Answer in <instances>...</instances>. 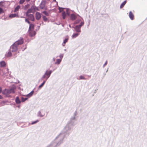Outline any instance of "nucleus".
<instances>
[{"label":"nucleus","mask_w":147,"mask_h":147,"mask_svg":"<svg viewBox=\"0 0 147 147\" xmlns=\"http://www.w3.org/2000/svg\"><path fill=\"white\" fill-rule=\"evenodd\" d=\"M73 127L67 123L62 132L46 147H57L59 146L63 142L65 136L66 135L68 136L71 132Z\"/></svg>","instance_id":"f257e3e1"},{"label":"nucleus","mask_w":147,"mask_h":147,"mask_svg":"<svg viewBox=\"0 0 147 147\" xmlns=\"http://www.w3.org/2000/svg\"><path fill=\"white\" fill-rule=\"evenodd\" d=\"M84 24V21H81L79 25L76 26L75 27H73L72 28H74L75 31L77 33H80L81 32V27L83 26Z\"/></svg>","instance_id":"f03ea898"},{"label":"nucleus","mask_w":147,"mask_h":147,"mask_svg":"<svg viewBox=\"0 0 147 147\" xmlns=\"http://www.w3.org/2000/svg\"><path fill=\"white\" fill-rule=\"evenodd\" d=\"M52 72L53 71L51 70H50L49 71H48V70H47L44 74L41 77V79L43 80L45 79H46V80H47L50 77Z\"/></svg>","instance_id":"7ed1b4c3"},{"label":"nucleus","mask_w":147,"mask_h":147,"mask_svg":"<svg viewBox=\"0 0 147 147\" xmlns=\"http://www.w3.org/2000/svg\"><path fill=\"white\" fill-rule=\"evenodd\" d=\"M77 120L76 118L71 117L70 120L67 122V123L70 125L71 126L73 127L76 125V122Z\"/></svg>","instance_id":"20e7f679"},{"label":"nucleus","mask_w":147,"mask_h":147,"mask_svg":"<svg viewBox=\"0 0 147 147\" xmlns=\"http://www.w3.org/2000/svg\"><path fill=\"white\" fill-rule=\"evenodd\" d=\"M18 46L14 43L10 47L9 49L13 52H16L18 50Z\"/></svg>","instance_id":"39448f33"},{"label":"nucleus","mask_w":147,"mask_h":147,"mask_svg":"<svg viewBox=\"0 0 147 147\" xmlns=\"http://www.w3.org/2000/svg\"><path fill=\"white\" fill-rule=\"evenodd\" d=\"M24 42V39L23 38L20 37V39L14 42L15 44H16L18 46L19 45L22 44Z\"/></svg>","instance_id":"423d86ee"},{"label":"nucleus","mask_w":147,"mask_h":147,"mask_svg":"<svg viewBox=\"0 0 147 147\" xmlns=\"http://www.w3.org/2000/svg\"><path fill=\"white\" fill-rule=\"evenodd\" d=\"M26 15L28 17L29 20L32 21H34V18L33 14L26 13Z\"/></svg>","instance_id":"0eeeda50"},{"label":"nucleus","mask_w":147,"mask_h":147,"mask_svg":"<svg viewBox=\"0 0 147 147\" xmlns=\"http://www.w3.org/2000/svg\"><path fill=\"white\" fill-rule=\"evenodd\" d=\"M16 88L15 86H13L9 89V94L14 93H15V90L16 89Z\"/></svg>","instance_id":"6e6552de"},{"label":"nucleus","mask_w":147,"mask_h":147,"mask_svg":"<svg viewBox=\"0 0 147 147\" xmlns=\"http://www.w3.org/2000/svg\"><path fill=\"white\" fill-rule=\"evenodd\" d=\"M28 32L30 36L31 37H32V36H35L36 34V32L34 30H30V31H29L28 30Z\"/></svg>","instance_id":"1a4fd4ad"},{"label":"nucleus","mask_w":147,"mask_h":147,"mask_svg":"<svg viewBox=\"0 0 147 147\" xmlns=\"http://www.w3.org/2000/svg\"><path fill=\"white\" fill-rule=\"evenodd\" d=\"M46 1H42L40 5V7L41 9H43L45 6Z\"/></svg>","instance_id":"9d476101"},{"label":"nucleus","mask_w":147,"mask_h":147,"mask_svg":"<svg viewBox=\"0 0 147 147\" xmlns=\"http://www.w3.org/2000/svg\"><path fill=\"white\" fill-rule=\"evenodd\" d=\"M34 8L33 7V5H32L31 8L28 9L26 12V13H30L32 12L33 11L34 12Z\"/></svg>","instance_id":"9b49d317"},{"label":"nucleus","mask_w":147,"mask_h":147,"mask_svg":"<svg viewBox=\"0 0 147 147\" xmlns=\"http://www.w3.org/2000/svg\"><path fill=\"white\" fill-rule=\"evenodd\" d=\"M70 19L71 20H75L77 18V16L74 14H71L70 16Z\"/></svg>","instance_id":"f8f14e48"},{"label":"nucleus","mask_w":147,"mask_h":147,"mask_svg":"<svg viewBox=\"0 0 147 147\" xmlns=\"http://www.w3.org/2000/svg\"><path fill=\"white\" fill-rule=\"evenodd\" d=\"M2 94H3L8 95L10 94L9 89H5L3 92Z\"/></svg>","instance_id":"ddd939ff"},{"label":"nucleus","mask_w":147,"mask_h":147,"mask_svg":"<svg viewBox=\"0 0 147 147\" xmlns=\"http://www.w3.org/2000/svg\"><path fill=\"white\" fill-rule=\"evenodd\" d=\"M41 17V15L40 13L38 12H37L36 13V18L37 20H38Z\"/></svg>","instance_id":"4468645a"},{"label":"nucleus","mask_w":147,"mask_h":147,"mask_svg":"<svg viewBox=\"0 0 147 147\" xmlns=\"http://www.w3.org/2000/svg\"><path fill=\"white\" fill-rule=\"evenodd\" d=\"M129 17L131 20L134 19V15L131 11H130L129 13Z\"/></svg>","instance_id":"2eb2a0df"},{"label":"nucleus","mask_w":147,"mask_h":147,"mask_svg":"<svg viewBox=\"0 0 147 147\" xmlns=\"http://www.w3.org/2000/svg\"><path fill=\"white\" fill-rule=\"evenodd\" d=\"M6 63L4 61H2L0 62V67H3L6 66Z\"/></svg>","instance_id":"dca6fc26"},{"label":"nucleus","mask_w":147,"mask_h":147,"mask_svg":"<svg viewBox=\"0 0 147 147\" xmlns=\"http://www.w3.org/2000/svg\"><path fill=\"white\" fill-rule=\"evenodd\" d=\"M34 24H30L28 29L29 31H30V30H33L34 28Z\"/></svg>","instance_id":"f3484780"},{"label":"nucleus","mask_w":147,"mask_h":147,"mask_svg":"<svg viewBox=\"0 0 147 147\" xmlns=\"http://www.w3.org/2000/svg\"><path fill=\"white\" fill-rule=\"evenodd\" d=\"M69 38L67 36L63 40V42L62 44V45L63 46H65V44L67 42Z\"/></svg>","instance_id":"a211bd4d"},{"label":"nucleus","mask_w":147,"mask_h":147,"mask_svg":"<svg viewBox=\"0 0 147 147\" xmlns=\"http://www.w3.org/2000/svg\"><path fill=\"white\" fill-rule=\"evenodd\" d=\"M45 115V114H42L40 111H39L37 114V116L38 117H42Z\"/></svg>","instance_id":"6ab92c4d"},{"label":"nucleus","mask_w":147,"mask_h":147,"mask_svg":"<svg viewBox=\"0 0 147 147\" xmlns=\"http://www.w3.org/2000/svg\"><path fill=\"white\" fill-rule=\"evenodd\" d=\"M11 50L9 49V51L8 53L6 54V56L7 57H10L12 56V54L11 53Z\"/></svg>","instance_id":"aec40b11"},{"label":"nucleus","mask_w":147,"mask_h":147,"mask_svg":"<svg viewBox=\"0 0 147 147\" xmlns=\"http://www.w3.org/2000/svg\"><path fill=\"white\" fill-rule=\"evenodd\" d=\"M61 60L60 59H57L56 60V62L55 63V64L59 65L61 61Z\"/></svg>","instance_id":"412c9836"},{"label":"nucleus","mask_w":147,"mask_h":147,"mask_svg":"<svg viewBox=\"0 0 147 147\" xmlns=\"http://www.w3.org/2000/svg\"><path fill=\"white\" fill-rule=\"evenodd\" d=\"M16 103L17 104H20L21 103V101L20 100L18 97H17L15 99Z\"/></svg>","instance_id":"4be33fe9"},{"label":"nucleus","mask_w":147,"mask_h":147,"mask_svg":"<svg viewBox=\"0 0 147 147\" xmlns=\"http://www.w3.org/2000/svg\"><path fill=\"white\" fill-rule=\"evenodd\" d=\"M79 34L77 32L76 33H74L72 36V38H74L77 37L79 35Z\"/></svg>","instance_id":"5701e85b"},{"label":"nucleus","mask_w":147,"mask_h":147,"mask_svg":"<svg viewBox=\"0 0 147 147\" xmlns=\"http://www.w3.org/2000/svg\"><path fill=\"white\" fill-rule=\"evenodd\" d=\"M127 2V0H125V1H123L120 5V8H122L125 5V4L126 3V2Z\"/></svg>","instance_id":"b1692460"},{"label":"nucleus","mask_w":147,"mask_h":147,"mask_svg":"<svg viewBox=\"0 0 147 147\" xmlns=\"http://www.w3.org/2000/svg\"><path fill=\"white\" fill-rule=\"evenodd\" d=\"M34 92V91L33 90L30 93L26 95V96L28 97H30L32 96L33 93Z\"/></svg>","instance_id":"393cba45"},{"label":"nucleus","mask_w":147,"mask_h":147,"mask_svg":"<svg viewBox=\"0 0 147 147\" xmlns=\"http://www.w3.org/2000/svg\"><path fill=\"white\" fill-rule=\"evenodd\" d=\"M47 80H46V79H45V80H44L43 81V82L42 83V84L41 85H39V86H38L39 89L40 88L43 86L45 84V83Z\"/></svg>","instance_id":"a878e982"},{"label":"nucleus","mask_w":147,"mask_h":147,"mask_svg":"<svg viewBox=\"0 0 147 147\" xmlns=\"http://www.w3.org/2000/svg\"><path fill=\"white\" fill-rule=\"evenodd\" d=\"M17 15V14L16 13L11 14L9 15V17L10 18H13L16 17Z\"/></svg>","instance_id":"bb28decb"},{"label":"nucleus","mask_w":147,"mask_h":147,"mask_svg":"<svg viewBox=\"0 0 147 147\" xmlns=\"http://www.w3.org/2000/svg\"><path fill=\"white\" fill-rule=\"evenodd\" d=\"M62 16L63 18V19H65V18L66 16V13L64 11H63L62 13Z\"/></svg>","instance_id":"cd10ccee"},{"label":"nucleus","mask_w":147,"mask_h":147,"mask_svg":"<svg viewBox=\"0 0 147 147\" xmlns=\"http://www.w3.org/2000/svg\"><path fill=\"white\" fill-rule=\"evenodd\" d=\"M81 21V20L80 19H78L75 21L74 22V24H78L80 23Z\"/></svg>","instance_id":"c85d7f7f"},{"label":"nucleus","mask_w":147,"mask_h":147,"mask_svg":"<svg viewBox=\"0 0 147 147\" xmlns=\"http://www.w3.org/2000/svg\"><path fill=\"white\" fill-rule=\"evenodd\" d=\"M77 115V113L76 111L74 113L73 115L71 117H74L77 118L76 116Z\"/></svg>","instance_id":"c756f323"},{"label":"nucleus","mask_w":147,"mask_h":147,"mask_svg":"<svg viewBox=\"0 0 147 147\" xmlns=\"http://www.w3.org/2000/svg\"><path fill=\"white\" fill-rule=\"evenodd\" d=\"M20 5H18L15 8L14 11L15 12L18 11L20 8Z\"/></svg>","instance_id":"7c9ffc66"},{"label":"nucleus","mask_w":147,"mask_h":147,"mask_svg":"<svg viewBox=\"0 0 147 147\" xmlns=\"http://www.w3.org/2000/svg\"><path fill=\"white\" fill-rule=\"evenodd\" d=\"M66 13H67V15L68 16H70V13L69 12V11L70 10L69 9V8H66Z\"/></svg>","instance_id":"2f4dec72"},{"label":"nucleus","mask_w":147,"mask_h":147,"mask_svg":"<svg viewBox=\"0 0 147 147\" xmlns=\"http://www.w3.org/2000/svg\"><path fill=\"white\" fill-rule=\"evenodd\" d=\"M28 99L27 98H24L23 97L21 98V100L22 102H24Z\"/></svg>","instance_id":"473e14b6"},{"label":"nucleus","mask_w":147,"mask_h":147,"mask_svg":"<svg viewBox=\"0 0 147 147\" xmlns=\"http://www.w3.org/2000/svg\"><path fill=\"white\" fill-rule=\"evenodd\" d=\"M65 8H65L59 7V12L60 13V12H61L62 11H63V9H65Z\"/></svg>","instance_id":"72a5a7b5"},{"label":"nucleus","mask_w":147,"mask_h":147,"mask_svg":"<svg viewBox=\"0 0 147 147\" xmlns=\"http://www.w3.org/2000/svg\"><path fill=\"white\" fill-rule=\"evenodd\" d=\"M79 80H86V79L84 76L81 75L79 77Z\"/></svg>","instance_id":"f704fd0d"},{"label":"nucleus","mask_w":147,"mask_h":147,"mask_svg":"<svg viewBox=\"0 0 147 147\" xmlns=\"http://www.w3.org/2000/svg\"><path fill=\"white\" fill-rule=\"evenodd\" d=\"M42 17L44 21L45 22H46L47 21V19L46 16H43Z\"/></svg>","instance_id":"c9c22d12"},{"label":"nucleus","mask_w":147,"mask_h":147,"mask_svg":"<svg viewBox=\"0 0 147 147\" xmlns=\"http://www.w3.org/2000/svg\"><path fill=\"white\" fill-rule=\"evenodd\" d=\"M39 122V120H36V121H33L32 122V123H31V124L32 125H33L34 124H35L37 123H38V122Z\"/></svg>","instance_id":"e433bc0d"},{"label":"nucleus","mask_w":147,"mask_h":147,"mask_svg":"<svg viewBox=\"0 0 147 147\" xmlns=\"http://www.w3.org/2000/svg\"><path fill=\"white\" fill-rule=\"evenodd\" d=\"M42 13H43L44 14H45V15H46L47 16H49V14L48 13V12H47L46 11H44L42 12Z\"/></svg>","instance_id":"4c0bfd02"},{"label":"nucleus","mask_w":147,"mask_h":147,"mask_svg":"<svg viewBox=\"0 0 147 147\" xmlns=\"http://www.w3.org/2000/svg\"><path fill=\"white\" fill-rule=\"evenodd\" d=\"M33 7L34 8V12L36 10H38V8L37 7H36L35 6H34V5H33Z\"/></svg>","instance_id":"58836bf2"},{"label":"nucleus","mask_w":147,"mask_h":147,"mask_svg":"<svg viewBox=\"0 0 147 147\" xmlns=\"http://www.w3.org/2000/svg\"><path fill=\"white\" fill-rule=\"evenodd\" d=\"M63 54H61L59 56V57L60 58V59H61L62 60V59L63 58Z\"/></svg>","instance_id":"ea45409f"},{"label":"nucleus","mask_w":147,"mask_h":147,"mask_svg":"<svg viewBox=\"0 0 147 147\" xmlns=\"http://www.w3.org/2000/svg\"><path fill=\"white\" fill-rule=\"evenodd\" d=\"M25 0H20L19 1V3L20 4H22L25 1Z\"/></svg>","instance_id":"a19ab883"},{"label":"nucleus","mask_w":147,"mask_h":147,"mask_svg":"<svg viewBox=\"0 0 147 147\" xmlns=\"http://www.w3.org/2000/svg\"><path fill=\"white\" fill-rule=\"evenodd\" d=\"M25 21L26 22H27L29 24H30V21H29L27 19H26L25 20Z\"/></svg>","instance_id":"79ce46f5"},{"label":"nucleus","mask_w":147,"mask_h":147,"mask_svg":"<svg viewBox=\"0 0 147 147\" xmlns=\"http://www.w3.org/2000/svg\"><path fill=\"white\" fill-rule=\"evenodd\" d=\"M30 6V4H27L25 6V8H28Z\"/></svg>","instance_id":"37998d69"},{"label":"nucleus","mask_w":147,"mask_h":147,"mask_svg":"<svg viewBox=\"0 0 147 147\" xmlns=\"http://www.w3.org/2000/svg\"><path fill=\"white\" fill-rule=\"evenodd\" d=\"M3 11L2 9L1 8H0V13H1L3 12Z\"/></svg>","instance_id":"c03bdc74"},{"label":"nucleus","mask_w":147,"mask_h":147,"mask_svg":"<svg viewBox=\"0 0 147 147\" xmlns=\"http://www.w3.org/2000/svg\"><path fill=\"white\" fill-rule=\"evenodd\" d=\"M107 61H106V62H105V63L103 65V67H104L107 64Z\"/></svg>","instance_id":"a18cd8bd"},{"label":"nucleus","mask_w":147,"mask_h":147,"mask_svg":"<svg viewBox=\"0 0 147 147\" xmlns=\"http://www.w3.org/2000/svg\"><path fill=\"white\" fill-rule=\"evenodd\" d=\"M3 2L2 1H1L0 2V6H2V4L3 3Z\"/></svg>","instance_id":"49530a36"},{"label":"nucleus","mask_w":147,"mask_h":147,"mask_svg":"<svg viewBox=\"0 0 147 147\" xmlns=\"http://www.w3.org/2000/svg\"><path fill=\"white\" fill-rule=\"evenodd\" d=\"M27 44H26L25 45V47L24 49H23L22 50L23 51H24L27 48Z\"/></svg>","instance_id":"de8ad7c7"},{"label":"nucleus","mask_w":147,"mask_h":147,"mask_svg":"<svg viewBox=\"0 0 147 147\" xmlns=\"http://www.w3.org/2000/svg\"><path fill=\"white\" fill-rule=\"evenodd\" d=\"M2 90V88L1 87H0V93H1V92Z\"/></svg>","instance_id":"09e8293b"},{"label":"nucleus","mask_w":147,"mask_h":147,"mask_svg":"<svg viewBox=\"0 0 147 147\" xmlns=\"http://www.w3.org/2000/svg\"><path fill=\"white\" fill-rule=\"evenodd\" d=\"M2 98H3L2 96L1 95H0V99H2Z\"/></svg>","instance_id":"8fccbe9b"},{"label":"nucleus","mask_w":147,"mask_h":147,"mask_svg":"<svg viewBox=\"0 0 147 147\" xmlns=\"http://www.w3.org/2000/svg\"><path fill=\"white\" fill-rule=\"evenodd\" d=\"M55 59L54 57H53V61H55Z\"/></svg>","instance_id":"3c124183"},{"label":"nucleus","mask_w":147,"mask_h":147,"mask_svg":"<svg viewBox=\"0 0 147 147\" xmlns=\"http://www.w3.org/2000/svg\"><path fill=\"white\" fill-rule=\"evenodd\" d=\"M30 0H26V1L28 2L30 1Z\"/></svg>","instance_id":"603ef678"},{"label":"nucleus","mask_w":147,"mask_h":147,"mask_svg":"<svg viewBox=\"0 0 147 147\" xmlns=\"http://www.w3.org/2000/svg\"><path fill=\"white\" fill-rule=\"evenodd\" d=\"M77 16H79V17H81L79 15H78V14H77Z\"/></svg>","instance_id":"864d4df0"},{"label":"nucleus","mask_w":147,"mask_h":147,"mask_svg":"<svg viewBox=\"0 0 147 147\" xmlns=\"http://www.w3.org/2000/svg\"><path fill=\"white\" fill-rule=\"evenodd\" d=\"M108 69H107V71H106V72H107L108 71Z\"/></svg>","instance_id":"5fc2aeb1"},{"label":"nucleus","mask_w":147,"mask_h":147,"mask_svg":"<svg viewBox=\"0 0 147 147\" xmlns=\"http://www.w3.org/2000/svg\"><path fill=\"white\" fill-rule=\"evenodd\" d=\"M53 1L54 2H56V0H53Z\"/></svg>","instance_id":"6e6d98bb"},{"label":"nucleus","mask_w":147,"mask_h":147,"mask_svg":"<svg viewBox=\"0 0 147 147\" xmlns=\"http://www.w3.org/2000/svg\"><path fill=\"white\" fill-rule=\"evenodd\" d=\"M106 75V74H104V76H105Z\"/></svg>","instance_id":"4d7b16f0"},{"label":"nucleus","mask_w":147,"mask_h":147,"mask_svg":"<svg viewBox=\"0 0 147 147\" xmlns=\"http://www.w3.org/2000/svg\"><path fill=\"white\" fill-rule=\"evenodd\" d=\"M64 50H65V51H66V49H64Z\"/></svg>","instance_id":"13d9d810"},{"label":"nucleus","mask_w":147,"mask_h":147,"mask_svg":"<svg viewBox=\"0 0 147 147\" xmlns=\"http://www.w3.org/2000/svg\"><path fill=\"white\" fill-rule=\"evenodd\" d=\"M55 69H53V71Z\"/></svg>","instance_id":"bf43d9fd"},{"label":"nucleus","mask_w":147,"mask_h":147,"mask_svg":"<svg viewBox=\"0 0 147 147\" xmlns=\"http://www.w3.org/2000/svg\"><path fill=\"white\" fill-rule=\"evenodd\" d=\"M69 26L70 27V25H69Z\"/></svg>","instance_id":"052dcab7"}]
</instances>
